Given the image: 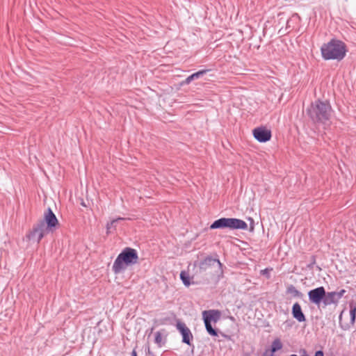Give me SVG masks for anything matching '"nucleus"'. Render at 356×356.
Returning a JSON list of instances; mask_svg holds the SVG:
<instances>
[{
    "mask_svg": "<svg viewBox=\"0 0 356 356\" xmlns=\"http://www.w3.org/2000/svg\"><path fill=\"white\" fill-rule=\"evenodd\" d=\"M322 57L325 60H342L346 54V46L339 40H331L321 48Z\"/></svg>",
    "mask_w": 356,
    "mask_h": 356,
    "instance_id": "nucleus-1",
    "label": "nucleus"
},
{
    "mask_svg": "<svg viewBox=\"0 0 356 356\" xmlns=\"http://www.w3.org/2000/svg\"><path fill=\"white\" fill-rule=\"evenodd\" d=\"M138 256L135 249L126 248L116 258L113 265V270L115 274L120 273L128 266L138 262Z\"/></svg>",
    "mask_w": 356,
    "mask_h": 356,
    "instance_id": "nucleus-2",
    "label": "nucleus"
},
{
    "mask_svg": "<svg viewBox=\"0 0 356 356\" xmlns=\"http://www.w3.org/2000/svg\"><path fill=\"white\" fill-rule=\"evenodd\" d=\"M200 270L209 279L218 280L222 275V264L219 260L207 258L200 264Z\"/></svg>",
    "mask_w": 356,
    "mask_h": 356,
    "instance_id": "nucleus-3",
    "label": "nucleus"
},
{
    "mask_svg": "<svg viewBox=\"0 0 356 356\" xmlns=\"http://www.w3.org/2000/svg\"><path fill=\"white\" fill-rule=\"evenodd\" d=\"M331 110L328 103L316 101L311 105L309 113L312 119L324 122L329 120Z\"/></svg>",
    "mask_w": 356,
    "mask_h": 356,
    "instance_id": "nucleus-4",
    "label": "nucleus"
},
{
    "mask_svg": "<svg viewBox=\"0 0 356 356\" xmlns=\"http://www.w3.org/2000/svg\"><path fill=\"white\" fill-rule=\"evenodd\" d=\"M229 228L231 229H246L248 228L247 223L240 219L221 218L215 220L211 225V229Z\"/></svg>",
    "mask_w": 356,
    "mask_h": 356,
    "instance_id": "nucleus-5",
    "label": "nucleus"
},
{
    "mask_svg": "<svg viewBox=\"0 0 356 356\" xmlns=\"http://www.w3.org/2000/svg\"><path fill=\"white\" fill-rule=\"evenodd\" d=\"M48 232L49 231L45 228L44 222H40L33 228L26 236L29 240L36 241V242L39 243Z\"/></svg>",
    "mask_w": 356,
    "mask_h": 356,
    "instance_id": "nucleus-6",
    "label": "nucleus"
},
{
    "mask_svg": "<svg viewBox=\"0 0 356 356\" xmlns=\"http://www.w3.org/2000/svg\"><path fill=\"white\" fill-rule=\"evenodd\" d=\"M254 138L259 143L269 141L272 137L271 131L266 127L261 126L252 130Z\"/></svg>",
    "mask_w": 356,
    "mask_h": 356,
    "instance_id": "nucleus-7",
    "label": "nucleus"
},
{
    "mask_svg": "<svg viewBox=\"0 0 356 356\" xmlns=\"http://www.w3.org/2000/svg\"><path fill=\"white\" fill-rule=\"evenodd\" d=\"M325 296V290L323 286L312 289L308 293L309 301L317 306H320L321 302L324 301Z\"/></svg>",
    "mask_w": 356,
    "mask_h": 356,
    "instance_id": "nucleus-8",
    "label": "nucleus"
},
{
    "mask_svg": "<svg viewBox=\"0 0 356 356\" xmlns=\"http://www.w3.org/2000/svg\"><path fill=\"white\" fill-rule=\"evenodd\" d=\"M43 218L44 220L42 222L44 224H47L45 228H47L49 232H53L58 226V220L50 208L44 213Z\"/></svg>",
    "mask_w": 356,
    "mask_h": 356,
    "instance_id": "nucleus-9",
    "label": "nucleus"
},
{
    "mask_svg": "<svg viewBox=\"0 0 356 356\" xmlns=\"http://www.w3.org/2000/svg\"><path fill=\"white\" fill-rule=\"evenodd\" d=\"M177 327L182 335L183 342L190 345L191 340L193 339L191 330L183 323H178L177 324Z\"/></svg>",
    "mask_w": 356,
    "mask_h": 356,
    "instance_id": "nucleus-10",
    "label": "nucleus"
},
{
    "mask_svg": "<svg viewBox=\"0 0 356 356\" xmlns=\"http://www.w3.org/2000/svg\"><path fill=\"white\" fill-rule=\"evenodd\" d=\"M202 316L204 321H206L207 320L209 323H211L212 321L216 323L220 319V312L215 309L204 311L202 312Z\"/></svg>",
    "mask_w": 356,
    "mask_h": 356,
    "instance_id": "nucleus-11",
    "label": "nucleus"
},
{
    "mask_svg": "<svg viewBox=\"0 0 356 356\" xmlns=\"http://www.w3.org/2000/svg\"><path fill=\"white\" fill-rule=\"evenodd\" d=\"M339 298L337 295L336 291L332 292H325V300L323 301L324 306L330 305H337L339 302Z\"/></svg>",
    "mask_w": 356,
    "mask_h": 356,
    "instance_id": "nucleus-12",
    "label": "nucleus"
},
{
    "mask_svg": "<svg viewBox=\"0 0 356 356\" xmlns=\"http://www.w3.org/2000/svg\"><path fill=\"white\" fill-rule=\"evenodd\" d=\"M292 314L293 317L299 322L305 321V316L302 312L300 305L298 302L293 305Z\"/></svg>",
    "mask_w": 356,
    "mask_h": 356,
    "instance_id": "nucleus-13",
    "label": "nucleus"
},
{
    "mask_svg": "<svg viewBox=\"0 0 356 356\" xmlns=\"http://www.w3.org/2000/svg\"><path fill=\"white\" fill-rule=\"evenodd\" d=\"M207 70H200L188 76L181 85L189 84L193 80L198 79L201 75L206 73Z\"/></svg>",
    "mask_w": 356,
    "mask_h": 356,
    "instance_id": "nucleus-14",
    "label": "nucleus"
},
{
    "mask_svg": "<svg viewBox=\"0 0 356 356\" xmlns=\"http://www.w3.org/2000/svg\"><path fill=\"white\" fill-rule=\"evenodd\" d=\"M180 278L185 286H189L191 285L190 277L185 271H181L180 273Z\"/></svg>",
    "mask_w": 356,
    "mask_h": 356,
    "instance_id": "nucleus-15",
    "label": "nucleus"
},
{
    "mask_svg": "<svg viewBox=\"0 0 356 356\" xmlns=\"http://www.w3.org/2000/svg\"><path fill=\"white\" fill-rule=\"evenodd\" d=\"M124 218H118L116 219H113V220H111L110 222H108L107 225H106V230H107V234L110 233L111 232V229L112 228H115V222H117L118 221H120V220H124Z\"/></svg>",
    "mask_w": 356,
    "mask_h": 356,
    "instance_id": "nucleus-16",
    "label": "nucleus"
},
{
    "mask_svg": "<svg viewBox=\"0 0 356 356\" xmlns=\"http://www.w3.org/2000/svg\"><path fill=\"white\" fill-rule=\"evenodd\" d=\"M207 331L212 336H217V332L212 327L211 323L206 320L204 321Z\"/></svg>",
    "mask_w": 356,
    "mask_h": 356,
    "instance_id": "nucleus-17",
    "label": "nucleus"
},
{
    "mask_svg": "<svg viewBox=\"0 0 356 356\" xmlns=\"http://www.w3.org/2000/svg\"><path fill=\"white\" fill-rule=\"evenodd\" d=\"M282 344L281 343V341L279 340V339H275V341H273V343H272V346H271V349H272V351H277V350H279L282 348Z\"/></svg>",
    "mask_w": 356,
    "mask_h": 356,
    "instance_id": "nucleus-18",
    "label": "nucleus"
},
{
    "mask_svg": "<svg viewBox=\"0 0 356 356\" xmlns=\"http://www.w3.org/2000/svg\"><path fill=\"white\" fill-rule=\"evenodd\" d=\"M155 343H157L159 346L162 344L163 337L161 333L157 332L155 333Z\"/></svg>",
    "mask_w": 356,
    "mask_h": 356,
    "instance_id": "nucleus-19",
    "label": "nucleus"
},
{
    "mask_svg": "<svg viewBox=\"0 0 356 356\" xmlns=\"http://www.w3.org/2000/svg\"><path fill=\"white\" fill-rule=\"evenodd\" d=\"M350 314L351 316V320L353 322L355 319V315H356V307L353 306V305H350Z\"/></svg>",
    "mask_w": 356,
    "mask_h": 356,
    "instance_id": "nucleus-20",
    "label": "nucleus"
},
{
    "mask_svg": "<svg viewBox=\"0 0 356 356\" xmlns=\"http://www.w3.org/2000/svg\"><path fill=\"white\" fill-rule=\"evenodd\" d=\"M274 351H272V349L266 350L264 353V356H273Z\"/></svg>",
    "mask_w": 356,
    "mask_h": 356,
    "instance_id": "nucleus-21",
    "label": "nucleus"
},
{
    "mask_svg": "<svg viewBox=\"0 0 356 356\" xmlns=\"http://www.w3.org/2000/svg\"><path fill=\"white\" fill-rule=\"evenodd\" d=\"M345 293H346V290H344V289H342L340 291L337 292V295L339 300L341 298V297L343 296V294Z\"/></svg>",
    "mask_w": 356,
    "mask_h": 356,
    "instance_id": "nucleus-22",
    "label": "nucleus"
},
{
    "mask_svg": "<svg viewBox=\"0 0 356 356\" xmlns=\"http://www.w3.org/2000/svg\"><path fill=\"white\" fill-rule=\"evenodd\" d=\"M315 356H324V354H323V351L318 350V351L316 352Z\"/></svg>",
    "mask_w": 356,
    "mask_h": 356,
    "instance_id": "nucleus-23",
    "label": "nucleus"
},
{
    "mask_svg": "<svg viewBox=\"0 0 356 356\" xmlns=\"http://www.w3.org/2000/svg\"><path fill=\"white\" fill-rule=\"evenodd\" d=\"M131 355L132 356H137V353H136V351L135 350H133V351L131 353Z\"/></svg>",
    "mask_w": 356,
    "mask_h": 356,
    "instance_id": "nucleus-24",
    "label": "nucleus"
},
{
    "mask_svg": "<svg viewBox=\"0 0 356 356\" xmlns=\"http://www.w3.org/2000/svg\"><path fill=\"white\" fill-rule=\"evenodd\" d=\"M267 270H268L267 269H264V270H262L261 271V273H263V274H265V273H267Z\"/></svg>",
    "mask_w": 356,
    "mask_h": 356,
    "instance_id": "nucleus-25",
    "label": "nucleus"
}]
</instances>
